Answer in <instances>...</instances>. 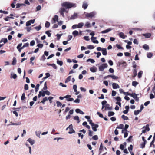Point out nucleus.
Here are the masks:
<instances>
[{
  "mask_svg": "<svg viewBox=\"0 0 155 155\" xmlns=\"http://www.w3.org/2000/svg\"><path fill=\"white\" fill-rule=\"evenodd\" d=\"M46 59L45 57V56L44 55H43L41 56V58L40 59V60L41 61H44Z\"/></svg>",
  "mask_w": 155,
  "mask_h": 155,
  "instance_id": "nucleus-50",
  "label": "nucleus"
},
{
  "mask_svg": "<svg viewBox=\"0 0 155 155\" xmlns=\"http://www.w3.org/2000/svg\"><path fill=\"white\" fill-rule=\"evenodd\" d=\"M39 86L40 85L39 84H38L36 85L35 87V91L36 92H38L39 88Z\"/></svg>",
  "mask_w": 155,
  "mask_h": 155,
  "instance_id": "nucleus-36",
  "label": "nucleus"
},
{
  "mask_svg": "<svg viewBox=\"0 0 155 155\" xmlns=\"http://www.w3.org/2000/svg\"><path fill=\"white\" fill-rule=\"evenodd\" d=\"M112 87L114 89H116L120 88L119 86L117 84L114 83H113Z\"/></svg>",
  "mask_w": 155,
  "mask_h": 155,
  "instance_id": "nucleus-12",
  "label": "nucleus"
},
{
  "mask_svg": "<svg viewBox=\"0 0 155 155\" xmlns=\"http://www.w3.org/2000/svg\"><path fill=\"white\" fill-rule=\"evenodd\" d=\"M85 26L87 28H89L91 27V25L89 22H86L85 24Z\"/></svg>",
  "mask_w": 155,
  "mask_h": 155,
  "instance_id": "nucleus-33",
  "label": "nucleus"
},
{
  "mask_svg": "<svg viewBox=\"0 0 155 155\" xmlns=\"http://www.w3.org/2000/svg\"><path fill=\"white\" fill-rule=\"evenodd\" d=\"M97 69V68L95 67H91L90 68V70L92 72H95Z\"/></svg>",
  "mask_w": 155,
  "mask_h": 155,
  "instance_id": "nucleus-16",
  "label": "nucleus"
},
{
  "mask_svg": "<svg viewBox=\"0 0 155 155\" xmlns=\"http://www.w3.org/2000/svg\"><path fill=\"white\" fill-rule=\"evenodd\" d=\"M85 13V15L86 17L92 18L96 15L97 12L96 11H94L90 13Z\"/></svg>",
  "mask_w": 155,
  "mask_h": 155,
  "instance_id": "nucleus-2",
  "label": "nucleus"
},
{
  "mask_svg": "<svg viewBox=\"0 0 155 155\" xmlns=\"http://www.w3.org/2000/svg\"><path fill=\"white\" fill-rule=\"evenodd\" d=\"M78 14L77 13L74 12V14L72 15L70 18V19H74L78 18Z\"/></svg>",
  "mask_w": 155,
  "mask_h": 155,
  "instance_id": "nucleus-10",
  "label": "nucleus"
},
{
  "mask_svg": "<svg viewBox=\"0 0 155 155\" xmlns=\"http://www.w3.org/2000/svg\"><path fill=\"white\" fill-rule=\"evenodd\" d=\"M35 44V41L34 40H33L31 41L30 43V45L31 46H34Z\"/></svg>",
  "mask_w": 155,
  "mask_h": 155,
  "instance_id": "nucleus-61",
  "label": "nucleus"
},
{
  "mask_svg": "<svg viewBox=\"0 0 155 155\" xmlns=\"http://www.w3.org/2000/svg\"><path fill=\"white\" fill-rule=\"evenodd\" d=\"M153 56L152 53L149 52L147 54V57L148 58H150Z\"/></svg>",
  "mask_w": 155,
  "mask_h": 155,
  "instance_id": "nucleus-38",
  "label": "nucleus"
},
{
  "mask_svg": "<svg viewBox=\"0 0 155 155\" xmlns=\"http://www.w3.org/2000/svg\"><path fill=\"white\" fill-rule=\"evenodd\" d=\"M143 48L147 50H148L149 49V46L147 44H144L143 46Z\"/></svg>",
  "mask_w": 155,
  "mask_h": 155,
  "instance_id": "nucleus-25",
  "label": "nucleus"
},
{
  "mask_svg": "<svg viewBox=\"0 0 155 155\" xmlns=\"http://www.w3.org/2000/svg\"><path fill=\"white\" fill-rule=\"evenodd\" d=\"M78 25V28H80L82 27L84 25V24L83 22H80L79 23Z\"/></svg>",
  "mask_w": 155,
  "mask_h": 155,
  "instance_id": "nucleus-19",
  "label": "nucleus"
},
{
  "mask_svg": "<svg viewBox=\"0 0 155 155\" xmlns=\"http://www.w3.org/2000/svg\"><path fill=\"white\" fill-rule=\"evenodd\" d=\"M141 111L139 110H135L134 112V114L135 115H137Z\"/></svg>",
  "mask_w": 155,
  "mask_h": 155,
  "instance_id": "nucleus-43",
  "label": "nucleus"
},
{
  "mask_svg": "<svg viewBox=\"0 0 155 155\" xmlns=\"http://www.w3.org/2000/svg\"><path fill=\"white\" fill-rule=\"evenodd\" d=\"M70 131L68 132L69 134H72L75 133V131L73 129V127L72 124H70L68 127Z\"/></svg>",
  "mask_w": 155,
  "mask_h": 155,
  "instance_id": "nucleus-8",
  "label": "nucleus"
},
{
  "mask_svg": "<svg viewBox=\"0 0 155 155\" xmlns=\"http://www.w3.org/2000/svg\"><path fill=\"white\" fill-rule=\"evenodd\" d=\"M65 11L66 9L64 8H61L60 9L59 12L63 17H64V13L65 12Z\"/></svg>",
  "mask_w": 155,
  "mask_h": 155,
  "instance_id": "nucleus-6",
  "label": "nucleus"
},
{
  "mask_svg": "<svg viewBox=\"0 0 155 155\" xmlns=\"http://www.w3.org/2000/svg\"><path fill=\"white\" fill-rule=\"evenodd\" d=\"M146 143H145V142L142 143L140 145V147L142 149H143V148H144L145 147V145Z\"/></svg>",
  "mask_w": 155,
  "mask_h": 155,
  "instance_id": "nucleus-40",
  "label": "nucleus"
},
{
  "mask_svg": "<svg viewBox=\"0 0 155 155\" xmlns=\"http://www.w3.org/2000/svg\"><path fill=\"white\" fill-rule=\"evenodd\" d=\"M107 63L103 64L99 66V70L100 71H102L107 67Z\"/></svg>",
  "mask_w": 155,
  "mask_h": 155,
  "instance_id": "nucleus-3",
  "label": "nucleus"
},
{
  "mask_svg": "<svg viewBox=\"0 0 155 155\" xmlns=\"http://www.w3.org/2000/svg\"><path fill=\"white\" fill-rule=\"evenodd\" d=\"M143 35L144 36L145 38H149L151 36V34L150 33H148L145 34H143Z\"/></svg>",
  "mask_w": 155,
  "mask_h": 155,
  "instance_id": "nucleus-17",
  "label": "nucleus"
},
{
  "mask_svg": "<svg viewBox=\"0 0 155 155\" xmlns=\"http://www.w3.org/2000/svg\"><path fill=\"white\" fill-rule=\"evenodd\" d=\"M149 125L147 124L146 126H144L143 128H145V129L142 130V133H144L146 132V131H148L150 130V128L149 127Z\"/></svg>",
  "mask_w": 155,
  "mask_h": 155,
  "instance_id": "nucleus-4",
  "label": "nucleus"
},
{
  "mask_svg": "<svg viewBox=\"0 0 155 155\" xmlns=\"http://www.w3.org/2000/svg\"><path fill=\"white\" fill-rule=\"evenodd\" d=\"M133 72L134 73L133 77H135L137 75V71L136 69H134L133 70Z\"/></svg>",
  "mask_w": 155,
  "mask_h": 155,
  "instance_id": "nucleus-44",
  "label": "nucleus"
},
{
  "mask_svg": "<svg viewBox=\"0 0 155 155\" xmlns=\"http://www.w3.org/2000/svg\"><path fill=\"white\" fill-rule=\"evenodd\" d=\"M93 124L91 125L92 130L94 131H96L97 130V128L98 127L99 125L95 124Z\"/></svg>",
  "mask_w": 155,
  "mask_h": 155,
  "instance_id": "nucleus-7",
  "label": "nucleus"
},
{
  "mask_svg": "<svg viewBox=\"0 0 155 155\" xmlns=\"http://www.w3.org/2000/svg\"><path fill=\"white\" fill-rule=\"evenodd\" d=\"M115 113L113 111H109L108 112V115L109 117H110L113 116Z\"/></svg>",
  "mask_w": 155,
  "mask_h": 155,
  "instance_id": "nucleus-28",
  "label": "nucleus"
},
{
  "mask_svg": "<svg viewBox=\"0 0 155 155\" xmlns=\"http://www.w3.org/2000/svg\"><path fill=\"white\" fill-rule=\"evenodd\" d=\"M70 97V96H69V95H66V96H64V97H59V99H60V100H63L64 98H68V97Z\"/></svg>",
  "mask_w": 155,
  "mask_h": 155,
  "instance_id": "nucleus-49",
  "label": "nucleus"
},
{
  "mask_svg": "<svg viewBox=\"0 0 155 155\" xmlns=\"http://www.w3.org/2000/svg\"><path fill=\"white\" fill-rule=\"evenodd\" d=\"M96 37L92 36L91 38V39L93 43H94L98 44V43L99 42L98 40H96Z\"/></svg>",
  "mask_w": 155,
  "mask_h": 155,
  "instance_id": "nucleus-11",
  "label": "nucleus"
},
{
  "mask_svg": "<svg viewBox=\"0 0 155 155\" xmlns=\"http://www.w3.org/2000/svg\"><path fill=\"white\" fill-rule=\"evenodd\" d=\"M25 145L26 146L28 147L29 148V153L30 154H31V147L29 146V144L27 143H25Z\"/></svg>",
  "mask_w": 155,
  "mask_h": 155,
  "instance_id": "nucleus-22",
  "label": "nucleus"
},
{
  "mask_svg": "<svg viewBox=\"0 0 155 155\" xmlns=\"http://www.w3.org/2000/svg\"><path fill=\"white\" fill-rule=\"evenodd\" d=\"M128 149L130 153V152H131V151L133 149V146L132 145H130V146L128 147Z\"/></svg>",
  "mask_w": 155,
  "mask_h": 155,
  "instance_id": "nucleus-54",
  "label": "nucleus"
},
{
  "mask_svg": "<svg viewBox=\"0 0 155 155\" xmlns=\"http://www.w3.org/2000/svg\"><path fill=\"white\" fill-rule=\"evenodd\" d=\"M50 31H48L45 32V34L47 35L48 37H50L51 36V34L50 33Z\"/></svg>",
  "mask_w": 155,
  "mask_h": 155,
  "instance_id": "nucleus-59",
  "label": "nucleus"
},
{
  "mask_svg": "<svg viewBox=\"0 0 155 155\" xmlns=\"http://www.w3.org/2000/svg\"><path fill=\"white\" fill-rule=\"evenodd\" d=\"M119 36L123 39H125V36H124V33L123 32H120L119 34Z\"/></svg>",
  "mask_w": 155,
  "mask_h": 155,
  "instance_id": "nucleus-23",
  "label": "nucleus"
},
{
  "mask_svg": "<svg viewBox=\"0 0 155 155\" xmlns=\"http://www.w3.org/2000/svg\"><path fill=\"white\" fill-rule=\"evenodd\" d=\"M152 92H153V93H154L155 95V83L154 84V86L152 90Z\"/></svg>",
  "mask_w": 155,
  "mask_h": 155,
  "instance_id": "nucleus-64",
  "label": "nucleus"
},
{
  "mask_svg": "<svg viewBox=\"0 0 155 155\" xmlns=\"http://www.w3.org/2000/svg\"><path fill=\"white\" fill-rule=\"evenodd\" d=\"M57 63L58 64L60 65L61 66L63 64V62L62 61H59L58 59L57 60Z\"/></svg>",
  "mask_w": 155,
  "mask_h": 155,
  "instance_id": "nucleus-32",
  "label": "nucleus"
},
{
  "mask_svg": "<svg viewBox=\"0 0 155 155\" xmlns=\"http://www.w3.org/2000/svg\"><path fill=\"white\" fill-rule=\"evenodd\" d=\"M77 86L76 85H74L73 86V89L74 90V91H77Z\"/></svg>",
  "mask_w": 155,
  "mask_h": 155,
  "instance_id": "nucleus-62",
  "label": "nucleus"
},
{
  "mask_svg": "<svg viewBox=\"0 0 155 155\" xmlns=\"http://www.w3.org/2000/svg\"><path fill=\"white\" fill-rule=\"evenodd\" d=\"M27 141H28L30 144H31V145H33L35 143V141L34 140L31 139L30 138H29L28 139Z\"/></svg>",
  "mask_w": 155,
  "mask_h": 155,
  "instance_id": "nucleus-15",
  "label": "nucleus"
},
{
  "mask_svg": "<svg viewBox=\"0 0 155 155\" xmlns=\"http://www.w3.org/2000/svg\"><path fill=\"white\" fill-rule=\"evenodd\" d=\"M53 99V97H52L50 96L48 97V99L49 100L50 102V103H52V100Z\"/></svg>",
  "mask_w": 155,
  "mask_h": 155,
  "instance_id": "nucleus-58",
  "label": "nucleus"
},
{
  "mask_svg": "<svg viewBox=\"0 0 155 155\" xmlns=\"http://www.w3.org/2000/svg\"><path fill=\"white\" fill-rule=\"evenodd\" d=\"M74 119L75 120L78 121V123L80 122V121L79 120V119L78 116H75L74 117Z\"/></svg>",
  "mask_w": 155,
  "mask_h": 155,
  "instance_id": "nucleus-35",
  "label": "nucleus"
},
{
  "mask_svg": "<svg viewBox=\"0 0 155 155\" xmlns=\"http://www.w3.org/2000/svg\"><path fill=\"white\" fill-rule=\"evenodd\" d=\"M47 100H48L47 97H45L43 98V100L40 102V103H42L43 104H44L45 103V102L46 101H47Z\"/></svg>",
  "mask_w": 155,
  "mask_h": 155,
  "instance_id": "nucleus-27",
  "label": "nucleus"
},
{
  "mask_svg": "<svg viewBox=\"0 0 155 155\" xmlns=\"http://www.w3.org/2000/svg\"><path fill=\"white\" fill-rule=\"evenodd\" d=\"M41 27L40 25L38 26L35 27L34 28L37 30V31H38L40 30L41 29Z\"/></svg>",
  "mask_w": 155,
  "mask_h": 155,
  "instance_id": "nucleus-51",
  "label": "nucleus"
},
{
  "mask_svg": "<svg viewBox=\"0 0 155 155\" xmlns=\"http://www.w3.org/2000/svg\"><path fill=\"white\" fill-rule=\"evenodd\" d=\"M58 17L57 15H55L54 17L52 18V21L51 23L53 24L56 23V22L58 21Z\"/></svg>",
  "mask_w": 155,
  "mask_h": 155,
  "instance_id": "nucleus-5",
  "label": "nucleus"
},
{
  "mask_svg": "<svg viewBox=\"0 0 155 155\" xmlns=\"http://www.w3.org/2000/svg\"><path fill=\"white\" fill-rule=\"evenodd\" d=\"M21 123L20 122H18L17 123H12L11 122V124H9L8 125V126L9 125H21Z\"/></svg>",
  "mask_w": 155,
  "mask_h": 155,
  "instance_id": "nucleus-18",
  "label": "nucleus"
},
{
  "mask_svg": "<svg viewBox=\"0 0 155 155\" xmlns=\"http://www.w3.org/2000/svg\"><path fill=\"white\" fill-rule=\"evenodd\" d=\"M3 42L4 43H5L8 41V40L7 38H2V40L0 41V43H1L2 42Z\"/></svg>",
  "mask_w": 155,
  "mask_h": 155,
  "instance_id": "nucleus-30",
  "label": "nucleus"
},
{
  "mask_svg": "<svg viewBox=\"0 0 155 155\" xmlns=\"http://www.w3.org/2000/svg\"><path fill=\"white\" fill-rule=\"evenodd\" d=\"M122 118L124 120H127L128 119V118L127 117L125 116L124 115H123L121 116Z\"/></svg>",
  "mask_w": 155,
  "mask_h": 155,
  "instance_id": "nucleus-39",
  "label": "nucleus"
},
{
  "mask_svg": "<svg viewBox=\"0 0 155 155\" xmlns=\"http://www.w3.org/2000/svg\"><path fill=\"white\" fill-rule=\"evenodd\" d=\"M17 77V76L16 74H14L13 75L11 74V78H13L14 79H16Z\"/></svg>",
  "mask_w": 155,
  "mask_h": 155,
  "instance_id": "nucleus-52",
  "label": "nucleus"
},
{
  "mask_svg": "<svg viewBox=\"0 0 155 155\" xmlns=\"http://www.w3.org/2000/svg\"><path fill=\"white\" fill-rule=\"evenodd\" d=\"M94 53L95 54H97V57L98 58L101 55V54L100 52H98L96 53V52H94Z\"/></svg>",
  "mask_w": 155,
  "mask_h": 155,
  "instance_id": "nucleus-53",
  "label": "nucleus"
},
{
  "mask_svg": "<svg viewBox=\"0 0 155 155\" xmlns=\"http://www.w3.org/2000/svg\"><path fill=\"white\" fill-rule=\"evenodd\" d=\"M117 94V92L116 91L114 90L112 91V96H115Z\"/></svg>",
  "mask_w": 155,
  "mask_h": 155,
  "instance_id": "nucleus-55",
  "label": "nucleus"
},
{
  "mask_svg": "<svg viewBox=\"0 0 155 155\" xmlns=\"http://www.w3.org/2000/svg\"><path fill=\"white\" fill-rule=\"evenodd\" d=\"M56 103L57 104V107H61L62 105V104L59 101H56Z\"/></svg>",
  "mask_w": 155,
  "mask_h": 155,
  "instance_id": "nucleus-37",
  "label": "nucleus"
},
{
  "mask_svg": "<svg viewBox=\"0 0 155 155\" xmlns=\"http://www.w3.org/2000/svg\"><path fill=\"white\" fill-rule=\"evenodd\" d=\"M87 62H90L92 63H94L95 62V60L89 58L87 60Z\"/></svg>",
  "mask_w": 155,
  "mask_h": 155,
  "instance_id": "nucleus-24",
  "label": "nucleus"
},
{
  "mask_svg": "<svg viewBox=\"0 0 155 155\" xmlns=\"http://www.w3.org/2000/svg\"><path fill=\"white\" fill-rule=\"evenodd\" d=\"M71 76H68L65 80V83H67L70 81L71 79Z\"/></svg>",
  "mask_w": 155,
  "mask_h": 155,
  "instance_id": "nucleus-31",
  "label": "nucleus"
},
{
  "mask_svg": "<svg viewBox=\"0 0 155 155\" xmlns=\"http://www.w3.org/2000/svg\"><path fill=\"white\" fill-rule=\"evenodd\" d=\"M112 30V29L111 28H110L107 29L105 30H104L101 32V33L104 34L109 32Z\"/></svg>",
  "mask_w": 155,
  "mask_h": 155,
  "instance_id": "nucleus-13",
  "label": "nucleus"
},
{
  "mask_svg": "<svg viewBox=\"0 0 155 155\" xmlns=\"http://www.w3.org/2000/svg\"><path fill=\"white\" fill-rule=\"evenodd\" d=\"M67 95L70 96V97H68V98H66L67 99V100L69 101H73L74 100V99L73 98H71V96L69 95Z\"/></svg>",
  "mask_w": 155,
  "mask_h": 155,
  "instance_id": "nucleus-26",
  "label": "nucleus"
},
{
  "mask_svg": "<svg viewBox=\"0 0 155 155\" xmlns=\"http://www.w3.org/2000/svg\"><path fill=\"white\" fill-rule=\"evenodd\" d=\"M87 48L88 49H92L94 48V47L93 45H90L88 46Z\"/></svg>",
  "mask_w": 155,
  "mask_h": 155,
  "instance_id": "nucleus-56",
  "label": "nucleus"
},
{
  "mask_svg": "<svg viewBox=\"0 0 155 155\" xmlns=\"http://www.w3.org/2000/svg\"><path fill=\"white\" fill-rule=\"evenodd\" d=\"M92 139L95 140H97L98 139V136L97 135H95L93 136Z\"/></svg>",
  "mask_w": 155,
  "mask_h": 155,
  "instance_id": "nucleus-57",
  "label": "nucleus"
},
{
  "mask_svg": "<svg viewBox=\"0 0 155 155\" xmlns=\"http://www.w3.org/2000/svg\"><path fill=\"white\" fill-rule=\"evenodd\" d=\"M116 46L119 49H123V48L120 45L117 44Z\"/></svg>",
  "mask_w": 155,
  "mask_h": 155,
  "instance_id": "nucleus-60",
  "label": "nucleus"
},
{
  "mask_svg": "<svg viewBox=\"0 0 155 155\" xmlns=\"http://www.w3.org/2000/svg\"><path fill=\"white\" fill-rule=\"evenodd\" d=\"M25 93H23L22 94V96L21 97V100L23 101L25 99Z\"/></svg>",
  "mask_w": 155,
  "mask_h": 155,
  "instance_id": "nucleus-48",
  "label": "nucleus"
},
{
  "mask_svg": "<svg viewBox=\"0 0 155 155\" xmlns=\"http://www.w3.org/2000/svg\"><path fill=\"white\" fill-rule=\"evenodd\" d=\"M16 59L15 57H14L13 59L12 62V64L13 65H15L16 63Z\"/></svg>",
  "mask_w": 155,
  "mask_h": 155,
  "instance_id": "nucleus-29",
  "label": "nucleus"
},
{
  "mask_svg": "<svg viewBox=\"0 0 155 155\" xmlns=\"http://www.w3.org/2000/svg\"><path fill=\"white\" fill-rule=\"evenodd\" d=\"M88 6V3L86 1H84L83 2L82 7L84 9H86Z\"/></svg>",
  "mask_w": 155,
  "mask_h": 155,
  "instance_id": "nucleus-9",
  "label": "nucleus"
},
{
  "mask_svg": "<svg viewBox=\"0 0 155 155\" xmlns=\"http://www.w3.org/2000/svg\"><path fill=\"white\" fill-rule=\"evenodd\" d=\"M61 5L66 9H69L72 7H76V4L67 2H64L62 3Z\"/></svg>",
  "mask_w": 155,
  "mask_h": 155,
  "instance_id": "nucleus-1",
  "label": "nucleus"
},
{
  "mask_svg": "<svg viewBox=\"0 0 155 155\" xmlns=\"http://www.w3.org/2000/svg\"><path fill=\"white\" fill-rule=\"evenodd\" d=\"M50 24L49 22L46 21L45 23V26L46 28H48L50 26Z\"/></svg>",
  "mask_w": 155,
  "mask_h": 155,
  "instance_id": "nucleus-42",
  "label": "nucleus"
},
{
  "mask_svg": "<svg viewBox=\"0 0 155 155\" xmlns=\"http://www.w3.org/2000/svg\"><path fill=\"white\" fill-rule=\"evenodd\" d=\"M138 84V83L136 81H134L132 83V85L134 87L136 86Z\"/></svg>",
  "mask_w": 155,
  "mask_h": 155,
  "instance_id": "nucleus-47",
  "label": "nucleus"
},
{
  "mask_svg": "<svg viewBox=\"0 0 155 155\" xmlns=\"http://www.w3.org/2000/svg\"><path fill=\"white\" fill-rule=\"evenodd\" d=\"M74 37H75L77 36L79 34L78 32L76 30H75L72 33Z\"/></svg>",
  "mask_w": 155,
  "mask_h": 155,
  "instance_id": "nucleus-21",
  "label": "nucleus"
},
{
  "mask_svg": "<svg viewBox=\"0 0 155 155\" xmlns=\"http://www.w3.org/2000/svg\"><path fill=\"white\" fill-rule=\"evenodd\" d=\"M37 46L39 48H41L43 47V45L42 44L39 43L37 45Z\"/></svg>",
  "mask_w": 155,
  "mask_h": 155,
  "instance_id": "nucleus-63",
  "label": "nucleus"
},
{
  "mask_svg": "<svg viewBox=\"0 0 155 155\" xmlns=\"http://www.w3.org/2000/svg\"><path fill=\"white\" fill-rule=\"evenodd\" d=\"M153 92H152V90L151 91V93L150 94V99H152L153 98H155V95H154L153 94H152Z\"/></svg>",
  "mask_w": 155,
  "mask_h": 155,
  "instance_id": "nucleus-41",
  "label": "nucleus"
},
{
  "mask_svg": "<svg viewBox=\"0 0 155 155\" xmlns=\"http://www.w3.org/2000/svg\"><path fill=\"white\" fill-rule=\"evenodd\" d=\"M124 127V125L123 124H121L117 126V129H122Z\"/></svg>",
  "mask_w": 155,
  "mask_h": 155,
  "instance_id": "nucleus-34",
  "label": "nucleus"
},
{
  "mask_svg": "<svg viewBox=\"0 0 155 155\" xmlns=\"http://www.w3.org/2000/svg\"><path fill=\"white\" fill-rule=\"evenodd\" d=\"M143 74L142 71H140L138 74V78H140L141 77L142 75Z\"/></svg>",
  "mask_w": 155,
  "mask_h": 155,
  "instance_id": "nucleus-46",
  "label": "nucleus"
},
{
  "mask_svg": "<svg viewBox=\"0 0 155 155\" xmlns=\"http://www.w3.org/2000/svg\"><path fill=\"white\" fill-rule=\"evenodd\" d=\"M111 109L112 108L109 107V104H107L104 110H111Z\"/></svg>",
  "mask_w": 155,
  "mask_h": 155,
  "instance_id": "nucleus-20",
  "label": "nucleus"
},
{
  "mask_svg": "<svg viewBox=\"0 0 155 155\" xmlns=\"http://www.w3.org/2000/svg\"><path fill=\"white\" fill-rule=\"evenodd\" d=\"M137 94H136L135 93H133V94H129V96H130L132 97L134 99L135 97H136Z\"/></svg>",
  "mask_w": 155,
  "mask_h": 155,
  "instance_id": "nucleus-45",
  "label": "nucleus"
},
{
  "mask_svg": "<svg viewBox=\"0 0 155 155\" xmlns=\"http://www.w3.org/2000/svg\"><path fill=\"white\" fill-rule=\"evenodd\" d=\"M102 52L103 55H106L107 54V49L106 48H102Z\"/></svg>",
  "mask_w": 155,
  "mask_h": 155,
  "instance_id": "nucleus-14",
  "label": "nucleus"
}]
</instances>
